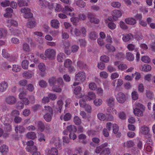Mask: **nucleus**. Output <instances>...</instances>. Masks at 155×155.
I'll return each instance as SVG.
<instances>
[{"label":"nucleus","instance_id":"nucleus-1","mask_svg":"<svg viewBox=\"0 0 155 155\" xmlns=\"http://www.w3.org/2000/svg\"><path fill=\"white\" fill-rule=\"evenodd\" d=\"M145 108V107L138 101H136L133 105V113L135 116L138 117L143 116Z\"/></svg>","mask_w":155,"mask_h":155},{"label":"nucleus","instance_id":"nucleus-2","mask_svg":"<svg viewBox=\"0 0 155 155\" xmlns=\"http://www.w3.org/2000/svg\"><path fill=\"white\" fill-rule=\"evenodd\" d=\"M39 6L41 8L48 7L50 9H52L54 8L55 11L57 12H59L61 10V7L60 5L57 3L50 4L45 0H39Z\"/></svg>","mask_w":155,"mask_h":155},{"label":"nucleus","instance_id":"nucleus-3","mask_svg":"<svg viewBox=\"0 0 155 155\" xmlns=\"http://www.w3.org/2000/svg\"><path fill=\"white\" fill-rule=\"evenodd\" d=\"M96 97L97 96L94 92L93 91L88 92L87 95H83L82 98L80 100L81 104L83 106V104H84V103H85V102L91 101H93Z\"/></svg>","mask_w":155,"mask_h":155},{"label":"nucleus","instance_id":"nucleus-4","mask_svg":"<svg viewBox=\"0 0 155 155\" xmlns=\"http://www.w3.org/2000/svg\"><path fill=\"white\" fill-rule=\"evenodd\" d=\"M86 78V74L84 72H79L75 75L73 85L75 86L84 81Z\"/></svg>","mask_w":155,"mask_h":155},{"label":"nucleus","instance_id":"nucleus-5","mask_svg":"<svg viewBox=\"0 0 155 155\" xmlns=\"http://www.w3.org/2000/svg\"><path fill=\"white\" fill-rule=\"evenodd\" d=\"M44 112L46 113L44 116V118L47 122H50L52 119L53 115V111L52 108L49 106H45Z\"/></svg>","mask_w":155,"mask_h":155},{"label":"nucleus","instance_id":"nucleus-6","mask_svg":"<svg viewBox=\"0 0 155 155\" xmlns=\"http://www.w3.org/2000/svg\"><path fill=\"white\" fill-rule=\"evenodd\" d=\"M1 120L6 127L5 129L7 131H9L11 130V126L10 125V121L9 120V116L7 115H5L3 116L1 118Z\"/></svg>","mask_w":155,"mask_h":155},{"label":"nucleus","instance_id":"nucleus-7","mask_svg":"<svg viewBox=\"0 0 155 155\" xmlns=\"http://www.w3.org/2000/svg\"><path fill=\"white\" fill-rule=\"evenodd\" d=\"M67 129L70 132V138L73 140H75L77 137L76 135L75 134L77 131L76 127L74 125H70L67 127Z\"/></svg>","mask_w":155,"mask_h":155},{"label":"nucleus","instance_id":"nucleus-8","mask_svg":"<svg viewBox=\"0 0 155 155\" xmlns=\"http://www.w3.org/2000/svg\"><path fill=\"white\" fill-rule=\"evenodd\" d=\"M20 12L23 14V16L26 19L31 18L33 17V14L31 12V9L28 8H21Z\"/></svg>","mask_w":155,"mask_h":155},{"label":"nucleus","instance_id":"nucleus-9","mask_svg":"<svg viewBox=\"0 0 155 155\" xmlns=\"http://www.w3.org/2000/svg\"><path fill=\"white\" fill-rule=\"evenodd\" d=\"M56 54L55 50L52 49H48L45 51V55L47 58L50 59H55Z\"/></svg>","mask_w":155,"mask_h":155},{"label":"nucleus","instance_id":"nucleus-10","mask_svg":"<svg viewBox=\"0 0 155 155\" xmlns=\"http://www.w3.org/2000/svg\"><path fill=\"white\" fill-rule=\"evenodd\" d=\"M27 146L26 147V150L30 152H33L37 150V148L34 145V142L32 140L28 141L27 143Z\"/></svg>","mask_w":155,"mask_h":155},{"label":"nucleus","instance_id":"nucleus-11","mask_svg":"<svg viewBox=\"0 0 155 155\" xmlns=\"http://www.w3.org/2000/svg\"><path fill=\"white\" fill-rule=\"evenodd\" d=\"M117 101L120 103L123 104L126 100V97L123 93L120 92L118 93L116 96Z\"/></svg>","mask_w":155,"mask_h":155},{"label":"nucleus","instance_id":"nucleus-12","mask_svg":"<svg viewBox=\"0 0 155 155\" xmlns=\"http://www.w3.org/2000/svg\"><path fill=\"white\" fill-rule=\"evenodd\" d=\"M60 141L61 139L58 137L52 138L50 141L51 143H54L55 146L59 149H61L62 148Z\"/></svg>","mask_w":155,"mask_h":155},{"label":"nucleus","instance_id":"nucleus-13","mask_svg":"<svg viewBox=\"0 0 155 155\" xmlns=\"http://www.w3.org/2000/svg\"><path fill=\"white\" fill-rule=\"evenodd\" d=\"M45 153L46 155H58V151L55 148L51 149H46L45 150Z\"/></svg>","mask_w":155,"mask_h":155},{"label":"nucleus","instance_id":"nucleus-14","mask_svg":"<svg viewBox=\"0 0 155 155\" xmlns=\"http://www.w3.org/2000/svg\"><path fill=\"white\" fill-rule=\"evenodd\" d=\"M111 14L114 20H116L118 18L121 17L122 13L121 11L118 10H114L111 12Z\"/></svg>","mask_w":155,"mask_h":155},{"label":"nucleus","instance_id":"nucleus-15","mask_svg":"<svg viewBox=\"0 0 155 155\" xmlns=\"http://www.w3.org/2000/svg\"><path fill=\"white\" fill-rule=\"evenodd\" d=\"M2 54L4 58H9V60H10L11 61L13 62L16 61V58L14 56L10 57L9 54L7 53V51L4 49L2 51Z\"/></svg>","mask_w":155,"mask_h":155},{"label":"nucleus","instance_id":"nucleus-16","mask_svg":"<svg viewBox=\"0 0 155 155\" xmlns=\"http://www.w3.org/2000/svg\"><path fill=\"white\" fill-rule=\"evenodd\" d=\"M81 88L80 86L77 87L74 89V92L77 98H82L83 95L81 93Z\"/></svg>","mask_w":155,"mask_h":155},{"label":"nucleus","instance_id":"nucleus-17","mask_svg":"<svg viewBox=\"0 0 155 155\" xmlns=\"http://www.w3.org/2000/svg\"><path fill=\"white\" fill-rule=\"evenodd\" d=\"M150 131L149 128L145 126H143L140 128L139 133L143 135H147Z\"/></svg>","mask_w":155,"mask_h":155},{"label":"nucleus","instance_id":"nucleus-18","mask_svg":"<svg viewBox=\"0 0 155 155\" xmlns=\"http://www.w3.org/2000/svg\"><path fill=\"white\" fill-rule=\"evenodd\" d=\"M6 103L10 104H14L16 101V98L13 96L8 97L5 99Z\"/></svg>","mask_w":155,"mask_h":155},{"label":"nucleus","instance_id":"nucleus-19","mask_svg":"<svg viewBox=\"0 0 155 155\" xmlns=\"http://www.w3.org/2000/svg\"><path fill=\"white\" fill-rule=\"evenodd\" d=\"M5 12L4 15L5 17L9 18L12 17L13 11L11 8H6L5 10Z\"/></svg>","mask_w":155,"mask_h":155},{"label":"nucleus","instance_id":"nucleus-20","mask_svg":"<svg viewBox=\"0 0 155 155\" xmlns=\"http://www.w3.org/2000/svg\"><path fill=\"white\" fill-rule=\"evenodd\" d=\"M115 66H117L118 67V69L121 71H123L126 69L127 66L126 64L122 63L119 64V62L117 61H116L114 63Z\"/></svg>","mask_w":155,"mask_h":155},{"label":"nucleus","instance_id":"nucleus-21","mask_svg":"<svg viewBox=\"0 0 155 155\" xmlns=\"http://www.w3.org/2000/svg\"><path fill=\"white\" fill-rule=\"evenodd\" d=\"M50 24L51 26L54 28H58L60 26V22L57 19H54L51 20Z\"/></svg>","mask_w":155,"mask_h":155},{"label":"nucleus","instance_id":"nucleus-22","mask_svg":"<svg viewBox=\"0 0 155 155\" xmlns=\"http://www.w3.org/2000/svg\"><path fill=\"white\" fill-rule=\"evenodd\" d=\"M79 104L81 107L84 108L85 110L88 113H91V111L92 108L91 106L88 104H87L86 102H85V103H84V104H83V106H82L81 104V102L80 101H79Z\"/></svg>","mask_w":155,"mask_h":155},{"label":"nucleus","instance_id":"nucleus-23","mask_svg":"<svg viewBox=\"0 0 155 155\" xmlns=\"http://www.w3.org/2000/svg\"><path fill=\"white\" fill-rule=\"evenodd\" d=\"M8 87V84L5 81H2L0 83V92H4Z\"/></svg>","mask_w":155,"mask_h":155},{"label":"nucleus","instance_id":"nucleus-24","mask_svg":"<svg viewBox=\"0 0 155 155\" xmlns=\"http://www.w3.org/2000/svg\"><path fill=\"white\" fill-rule=\"evenodd\" d=\"M127 47L130 51H134L135 52H136L138 51V48L136 47L135 45L132 43L128 44L127 45Z\"/></svg>","mask_w":155,"mask_h":155},{"label":"nucleus","instance_id":"nucleus-25","mask_svg":"<svg viewBox=\"0 0 155 155\" xmlns=\"http://www.w3.org/2000/svg\"><path fill=\"white\" fill-rule=\"evenodd\" d=\"M70 44V42L68 41L65 42L64 44V48L65 52L68 55L70 54H71V51L69 50Z\"/></svg>","mask_w":155,"mask_h":155},{"label":"nucleus","instance_id":"nucleus-26","mask_svg":"<svg viewBox=\"0 0 155 155\" xmlns=\"http://www.w3.org/2000/svg\"><path fill=\"white\" fill-rule=\"evenodd\" d=\"M103 103V101L101 98H95L93 101L94 105L96 107H99L101 106Z\"/></svg>","mask_w":155,"mask_h":155},{"label":"nucleus","instance_id":"nucleus-27","mask_svg":"<svg viewBox=\"0 0 155 155\" xmlns=\"http://www.w3.org/2000/svg\"><path fill=\"white\" fill-rule=\"evenodd\" d=\"M73 9L71 8L70 7L65 6V9L64 11V12L66 14H68L71 16L74 15V13L72 12Z\"/></svg>","mask_w":155,"mask_h":155},{"label":"nucleus","instance_id":"nucleus-28","mask_svg":"<svg viewBox=\"0 0 155 155\" xmlns=\"http://www.w3.org/2000/svg\"><path fill=\"white\" fill-rule=\"evenodd\" d=\"M116 82L117 87H119L121 85L123 84V81L122 80L120 79H116L114 80L112 83V85L114 86H115V82Z\"/></svg>","mask_w":155,"mask_h":155},{"label":"nucleus","instance_id":"nucleus-29","mask_svg":"<svg viewBox=\"0 0 155 155\" xmlns=\"http://www.w3.org/2000/svg\"><path fill=\"white\" fill-rule=\"evenodd\" d=\"M126 58L127 60L130 61H133L134 59L133 54L130 52H128L126 53Z\"/></svg>","mask_w":155,"mask_h":155},{"label":"nucleus","instance_id":"nucleus-30","mask_svg":"<svg viewBox=\"0 0 155 155\" xmlns=\"http://www.w3.org/2000/svg\"><path fill=\"white\" fill-rule=\"evenodd\" d=\"M115 99L114 97H110L107 98V103L109 106H113L114 105Z\"/></svg>","mask_w":155,"mask_h":155},{"label":"nucleus","instance_id":"nucleus-31","mask_svg":"<svg viewBox=\"0 0 155 155\" xmlns=\"http://www.w3.org/2000/svg\"><path fill=\"white\" fill-rule=\"evenodd\" d=\"M7 23L8 24H7V26L8 27H10L11 26H13L16 27L18 25L17 22L14 20H8Z\"/></svg>","mask_w":155,"mask_h":155},{"label":"nucleus","instance_id":"nucleus-32","mask_svg":"<svg viewBox=\"0 0 155 155\" xmlns=\"http://www.w3.org/2000/svg\"><path fill=\"white\" fill-rule=\"evenodd\" d=\"M133 38V36L131 34H124L122 39L124 42H127L129 41Z\"/></svg>","mask_w":155,"mask_h":155},{"label":"nucleus","instance_id":"nucleus-33","mask_svg":"<svg viewBox=\"0 0 155 155\" xmlns=\"http://www.w3.org/2000/svg\"><path fill=\"white\" fill-rule=\"evenodd\" d=\"M8 146L5 145H2L0 148V152L3 154H5L8 152Z\"/></svg>","mask_w":155,"mask_h":155},{"label":"nucleus","instance_id":"nucleus-34","mask_svg":"<svg viewBox=\"0 0 155 155\" xmlns=\"http://www.w3.org/2000/svg\"><path fill=\"white\" fill-rule=\"evenodd\" d=\"M36 125L38 127V129L41 131L44 130L45 127L41 121H37L36 123Z\"/></svg>","mask_w":155,"mask_h":155},{"label":"nucleus","instance_id":"nucleus-35","mask_svg":"<svg viewBox=\"0 0 155 155\" xmlns=\"http://www.w3.org/2000/svg\"><path fill=\"white\" fill-rule=\"evenodd\" d=\"M125 22L128 24L134 25L136 23V20L133 18H128L125 19Z\"/></svg>","mask_w":155,"mask_h":155},{"label":"nucleus","instance_id":"nucleus-36","mask_svg":"<svg viewBox=\"0 0 155 155\" xmlns=\"http://www.w3.org/2000/svg\"><path fill=\"white\" fill-rule=\"evenodd\" d=\"M65 58V56L63 53H60L57 55V59L59 62H62Z\"/></svg>","mask_w":155,"mask_h":155},{"label":"nucleus","instance_id":"nucleus-37","mask_svg":"<svg viewBox=\"0 0 155 155\" xmlns=\"http://www.w3.org/2000/svg\"><path fill=\"white\" fill-rule=\"evenodd\" d=\"M124 146L127 147H130L134 145V142L131 140L128 141L124 143Z\"/></svg>","mask_w":155,"mask_h":155},{"label":"nucleus","instance_id":"nucleus-38","mask_svg":"<svg viewBox=\"0 0 155 155\" xmlns=\"http://www.w3.org/2000/svg\"><path fill=\"white\" fill-rule=\"evenodd\" d=\"M71 115L70 113H67L65 115L63 116H61L60 118L61 120L64 119L65 121H68L71 118Z\"/></svg>","mask_w":155,"mask_h":155},{"label":"nucleus","instance_id":"nucleus-39","mask_svg":"<svg viewBox=\"0 0 155 155\" xmlns=\"http://www.w3.org/2000/svg\"><path fill=\"white\" fill-rule=\"evenodd\" d=\"M88 87L90 90L94 91L96 90L97 86L95 83L91 82L89 84Z\"/></svg>","mask_w":155,"mask_h":155},{"label":"nucleus","instance_id":"nucleus-40","mask_svg":"<svg viewBox=\"0 0 155 155\" xmlns=\"http://www.w3.org/2000/svg\"><path fill=\"white\" fill-rule=\"evenodd\" d=\"M110 152V150L109 148H105L101 152L100 155H109Z\"/></svg>","mask_w":155,"mask_h":155},{"label":"nucleus","instance_id":"nucleus-41","mask_svg":"<svg viewBox=\"0 0 155 155\" xmlns=\"http://www.w3.org/2000/svg\"><path fill=\"white\" fill-rule=\"evenodd\" d=\"M27 137L29 139H34L36 138V134L34 132H31L28 133Z\"/></svg>","mask_w":155,"mask_h":155},{"label":"nucleus","instance_id":"nucleus-42","mask_svg":"<svg viewBox=\"0 0 155 155\" xmlns=\"http://www.w3.org/2000/svg\"><path fill=\"white\" fill-rule=\"evenodd\" d=\"M98 119L100 120L104 121L106 120V117L105 115L102 113H99L97 115Z\"/></svg>","mask_w":155,"mask_h":155},{"label":"nucleus","instance_id":"nucleus-43","mask_svg":"<svg viewBox=\"0 0 155 155\" xmlns=\"http://www.w3.org/2000/svg\"><path fill=\"white\" fill-rule=\"evenodd\" d=\"M88 18H90V22L95 24H98L99 22L98 19L94 18L91 15H89Z\"/></svg>","mask_w":155,"mask_h":155},{"label":"nucleus","instance_id":"nucleus-44","mask_svg":"<svg viewBox=\"0 0 155 155\" xmlns=\"http://www.w3.org/2000/svg\"><path fill=\"white\" fill-rule=\"evenodd\" d=\"M36 25L35 21L33 20H31L29 21L27 24L28 27L30 28H33L35 27Z\"/></svg>","mask_w":155,"mask_h":155},{"label":"nucleus","instance_id":"nucleus-45","mask_svg":"<svg viewBox=\"0 0 155 155\" xmlns=\"http://www.w3.org/2000/svg\"><path fill=\"white\" fill-rule=\"evenodd\" d=\"M15 131L16 133L19 132L21 133L25 131V129L22 126H17L15 127Z\"/></svg>","mask_w":155,"mask_h":155},{"label":"nucleus","instance_id":"nucleus-46","mask_svg":"<svg viewBox=\"0 0 155 155\" xmlns=\"http://www.w3.org/2000/svg\"><path fill=\"white\" fill-rule=\"evenodd\" d=\"M152 69L151 66L145 64L142 67V71H144L148 72L150 71Z\"/></svg>","mask_w":155,"mask_h":155},{"label":"nucleus","instance_id":"nucleus-47","mask_svg":"<svg viewBox=\"0 0 155 155\" xmlns=\"http://www.w3.org/2000/svg\"><path fill=\"white\" fill-rule=\"evenodd\" d=\"M141 60L143 62L146 63H149L150 61V59L147 56H144L141 58Z\"/></svg>","mask_w":155,"mask_h":155},{"label":"nucleus","instance_id":"nucleus-48","mask_svg":"<svg viewBox=\"0 0 155 155\" xmlns=\"http://www.w3.org/2000/svg\"><path fill=\"white\" fill-rule=\"evenodd\" d=\"M118 117L120 119L124 120L126 119V115L123 111L120 112L118 114Z\"/></svg>","mask_w":155,"mask_h":155},{"label":"nucleus","instance_id":"nucleus-49","mask_svg":"<svg viewBox=\"0 0 155 155\" xmlns=\"http://www.w3.org/2000/svg\"><path fill=\"white\" fill-rule=\"evenodd\" d=\"M99 76L102 79H106L108 77V74L106 71H102L99 73Z\"/></svg>","mask_w":155,"mask_h":155},{"label":"nucleus","instance_id":"nucleus-50","mask_svg":"<svg viewBox=\"0 0 155 155\" xmlns=\"http://www.w3.org/2000/svg\"><path fill=\"white\" fill-rule=\"evenodd\" d=\"M100 60L101 61L105 63L108 62L110 60V58L106 55H103L101 56Z\"/></svg>","mask_w":155,"mask_h":155},{"label":"nucleus","instance_id":"nucleus-51","mask_svg":"<svg viewBox=\"0 0 155 155\" xmlns=\"http://www.w3.org/2000/svg\"><path fill=\"white\" fill-rule=\"evenodd\" d=\"M78 138L80 140L84 143H86L87 141L84 140L86 138V136L84 134H81L79 135Z\"/></svg>","mask_w":155,"mask_h":155},{"label":"nucleus","instance_id":"nucleus-52","mask_svg":"<svg viewBox=\"0 0 155 155\" xmlns=\"http://www.w3.org/2000/svg\"><path fill=\"white\" fill-rule=\"evenodd\" d=\"M18 5L20 7L28 6V4L27 2L23 0H19L18 1Z\"/></svg>","mask_w":155,"mask_h":155},{"label":"nucleus","instance_id":"nucleus-53","mask_svg":"<svg viewBox=\"0 0 155 155\" xmlns=\"http://www.w3.org/2000/svg\"><path fill=\"white\" fill-rule=\"evenodd\" d=\"M111 5L113 7L118 8L121 6V4L118 2H113L111 3Z\"/></svg>","mask_w":155,"mask_h":155},{"label":"nucleus","instance_id":"nucleus-54","mask_svg":"<svg viewBox=\"0 0 155 155\" xmlns=\"http://www.w3.org/2000/svg\"><path fill=\"white\" fill-rule=\"evenodd\" d=\"M52 89L53 91L56 92H60L61 91V89L60 86H57L56 85L53 86L52 87Z\"/></svg>","mask_w":155,"mask_h":155},{"label":"nucleus","instance_id":"nucleus-55","mask_svg":"<svg viewBox=\"0 0 155 155\" xmlns=\"http://www.w3.org/2000/svg\"><path fill=\"white\" fill-rule=\"evenodd\" d=\"M74 122L77 125L80 124L81 123V120L79 117L75 116L74 118Z\"/></svg>","mask_w":155,"mask_h":155},{"label":"nucleus","instance_id":"nucleus-56","mask_svg":"<svg viewBox=\"0 0 155 155\" xmlns=\"http://www.w3.org/2000/svg\"><path fill=\"white\" fill-rule=\"evenodd\" d=\"M49 83L50 86H52L54 85H56V80L54 77L50 78L49 80Z\"/></svg>","mask_w":155,"mask_h":155},{"label":"nucleus","instance_id":"nucleus-57","mask_svg":"<svg viewBox=\"0 0 155 155\" xmlns=\"http://www.w3.org/2000/svg\"><path fill=\"white\" fill-rule=\"evenodd\" d=\"M72 62L69 59H67L65 60L64 62V65L65 67L67 68H69L72 65Z\"/></svg>","mask_w":155,"mask_h":155},{"label":"nucleus","instance_id":"nucleus-58","mask_svg":"<svg viewBox=\"0 0 155 155\" xmlns=\"http://www.w3.org/2000/svg\"><path fill=\"white\" fill-rule=\"evenodd\" d=\"M131 97L133 100H136L138 99V95L137 92L135 91H133L131 93Z\"/></svg>","mask_w":155,"mask_h":155},{"label":"nucleus","instance_id":"nucleus-59","mask_svg":"<svg viewBox=\"0 0 155 155\" xmlns=\"http://www.w3.org/2000/svg\"><path fill=\"white\" fill-rule=\"evenodd\" d=\"M76 4L81 8H84L85 6V3L81 0H79L76 2Z\"/></svg>","mask_w":155,"mask_h":155},{"label":"nucleus","instance_id":"nucleus-60","mask_svg":"<svg viewBox=\"0 0 155 155\" xmlns=\"http://www.w3.org/2000/svg\"><path fill=\"white\" fill-rule=\"evenodd\" d=\"M146 95L147 97L150 99L153 98V93L149 90L146 91Z\"/></svg>","mask_w":155,"mask_h":155},{"label":"nucleus","instance_id":"nucleus-61","mask_svg":"<svg viewBox=\"0 0 155 155\" xmlns=\"http://www.w3.org/2000/svg\"><path fill=\"white\" fill-rule=\"evenodd\" d=\"M39 70L42 72H44L46 70L45 65L42 63H40L38 65Z\"/></svg>","mask_w":155,"mask_h":155},{"label":"nucleus","instance_id":"nucleus-62","mask_svg":"<svg viewBox=\"0 0 155 155\" xmlns=\"http://www.w3.org/2000/svg\"><path fill=\"white\" fill-rule=\"evenodd\" d=\"M112 128L113 133L115 134L117 133L119 130V127L118 125L116 124H113Z\"/></svg>","mask_w":155,"mask_h":155},{"label":"nucleus","instance_id":"nucleus-63","mask_svg":"<svg viewBox=\"0 0 155 155\" xmlns=\"http://www.w3.org/2000/svg\"><path fill=\"white\" fill-rule=\"evenodd\" d=\"M28 62L27 60H24L21 63V66L23 68L27 69L28 68Z\"/></svg>","mask_w":155,"mask_h":155},{"label":"nucleus","instance_id":"nucleus-64","mask_svg":"<svg viewBox=\"0 0 155 155\" xmlns=\"http://www.w3.org/2000/svg\"><path fill=\"white\" fill-rule=\"evenodd\" d=\"M26 95V93L24 91H21L20 92L19 94V97L21 100H23L24 99Z\"/></svg>","mask_w":155,"mask_h":155}]
</instances>
